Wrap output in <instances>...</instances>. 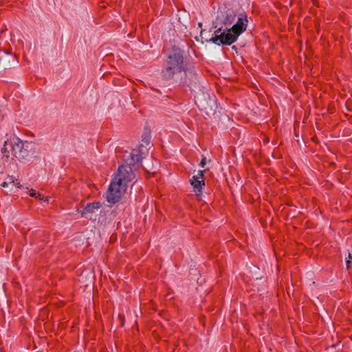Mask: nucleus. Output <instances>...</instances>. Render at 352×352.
<instances>
[{
  "instance_id": "nucleus-1",
  "label": "nucleus",
  "mask_w": 352,
  "mask_h": 352,
  "mask_svg": "<svg viewBox=\"0 0 352 352\" xmlns=\"http://www.w3.org/2000/svg\"><path fill=\"white\" fill-rule=\"evenodd\" d=\"M1 153L6 160L11 154L21 162L30 161L36 157V144L33 142L23 141L18 137H13L5 142Z\"/></svg>"
},
{
  "instance_id": "nucleus-2",
  "label": "nucleus",
  "mask_w": 352,
  "mask_h": 352,
  "mask_svg": "<svg viewBox=\"0 0 352 352\" xmlns=\"http://www.w3.org/2000/svg\"><path fill=\"white\" fill-rule=\"evenodd\" d=\"M186 65L184 50L177 47H173L166 56L164 66L162 70V78L165 80L182 82L183 79L182 74Z\"/></svg>"
},
{
  "instance_id": "nucleus-3",
  "label": "nucleus",
  "mask_w": 352,
  "mask_h": 352,
  "mask_svg": "<svg viewBox=\"0 0 352 352\" xmlns=\"http://www.w3.org/2000/svg\"><path fill=\"white\" fill-rule=\"evenodd\" d=\"M132 149L128 155H124L123 163L119 166L117 172L112 176H135L142 166V152L140 148Z\"/></svg>"
},
{
  "instance_id": "nucleus-4",
  "label": "nucleus",
  "mask_w": 352,
  "mask_h": 352,
  "mask_svg": "<svg viewBox=\"0 0 352 352\" xmlns=\"http://www.w3.org/2000/svg\"><path fill=\"white\" fill-rule=\"evenodd\" d=\"M126 177H113L107 192V201L111 204L118 203L126 190Z\"/></svg>"
},
{
  "instance_id": "nucleus-5",
  "label": "nucleus",
  "mask_w": 352,
  "mask_h": 352,
  "mask_svg": "<svg viewBox=\"0 0 352 352\" xmlns=\"http://www.w3.org/2000/svg\"><path fill=\"white\" fill-rule=\"evenodd\" d=\"M214 29V35L208 41L218 45H230L235 43L239 37L232 32L231 27L221 25Z\"/></svg>"
},
{
  "instance_id": "nucleus-6",
  "label": "nucleus",
  "mask_w": 352,
  "mask_h": 352,
  "mask_svg": "<svg viewBox=\"0 0 352 352\" xmlns=\"http://www.w3.org/2000/svg\"><path fill=\"white\" fill-rule=\"evenodd\" d=\"M236 19V15L233 11H219L215 21L212 23V28H218L221 25L223 27H228L234 23Z\"/></svg>"
},
{
  "instance_id": "nucleus-7",
  "label": "nucleus",
  "mask_w": 352,
  "mask_h": 352,
  "mask_svg": "<svg viewBox=\"0 0 352 352\" xmlns=\"http://www.w3.org/2000/svg\"><path fill=\"white\" fill-rule=\"evenodd\" d=\"M248 20L247 15L245 13L239 14L236 23L231 27L232 32L239 36L246 30L248 27Z\"/></svg>"
},
{
  "instance_id": "nucleus-8",
  "label": "nucleus",
  "mask_w": 352,
  "mask_h": 352,
  "mask_svg": "<svg viewBox=\"0 0 352 352\" xmlns=\"http://www.w3.org/2000/svg\"><path fill=\"white\" fill-rule=\"evenodd\" d=\"M184 67L185 68L182 73H184L185 77H183L182 82H184L186 84H189L191 82L195 81L197 80V75L195 67L186 63Z\"/></svg>"
},
{
  "instance_id": "nucleus-9",
  "label": "nucleus",
  "mask_w": 352,
  "mask_h": 352,
  "mask_svg": "<svg viewBox=\"0 0 352 352\" xmlns=\"http://www.w3.org/2000/svg\"><path fill=\"white\" fill-rule=\"evenodd\" d=\"M200 177H192L189 182L193 186L194 192L196 193L197 197H201L202 195V187L205 186V182L203 179L199 180ZM203 179L204 177H201Z\"/></svg>"
},
{
  "instance_id": "nucleus-10",
  "label": "nucleus",
  "mask_w": 352,
  "mask_h": 352,
  "mask_svg": "<svg viewBox=\"0 0 352 352\" xmlns=\"http://www.w3.org/2000/svg\"><path fill=\"white\" fill-rule=\"evenodd\" d=\"M102 206V204L99 201H95L93 203L88 204L82 211V215H85L87 213H93L95 210L99 209Z\"/></svg>"
},
{
  "instance_id": "nucleus-11",
  "label": "nucleus",
  "mask_w": 352,
  "mask_h": 352,
  "mask_svg": "<svg viewBox=\"0 0 352 352\" xmlns=\"http://www.w3.org/2000/svg\"><path fill=\"white\" fill-rule=\"evenodd\" d=\"M207 159L206 157L202 156V159L199 163V166L203 168L202 170H197V175L196 176H204V174L206 173L207 170H209V167L206 166L207 164Z\"/></svg>"
},
{
  "instance_id": "nucleus-12",
  "label": "nucleus",
  "mask_w": 352,
  "mask_h": 352,
  "mask_svg": "<svg viewBox=\"0 0 352 352\" xmlns=\"http://www.w3.org/2000/svg\"><path fill=\"white\" fill-rule=\"evenodd\" d=\"M1 60L3 62H6V61H8V63L12 62V64H10L9 65L10 67L14 66L16 63V58L15 56H14L13 54H6L4 56V57L1 59Z\"/></svg>"
},
{
  "instance_id": "nucleus-13",
  "label": "nucleus",
  "mask_w": 352,
  "mask_h": 352,
  "mask_svg": "<svg viewBox=\"0 0 352 352\" xmlns=\"http://www.w3.org/2000/svg\"><path fill=\"white\" fill-rule=\"evenodd\" d=\"M10 178V181L9 182H3V183H1V186L3 188H6L8 187L10 184L11 185H16L17 186L18 188H20L21 187V184L19 182H18L17 179H16L15 181L12 179L13 177H9Z\"/></svg>"
},
{
  "instance_id": "nucleus-14",
  "label": "nucleus",
  "mask_w": 352,
  "mask_h": 352,
  "mask_svg": "<svg viewBox=\"0 0 352 352\" xmlns=\"http://www.w3.org/2000/svg\"><path fill=\"white\" fill-rule=\"evenodd\" d=\"M30 195L31 197H34L38 199H43L44 197L41 196L40 194H37L34 190H31V192H30Z\"/></svg>"
},
{
  "instance_id": "nucleus-15",
  "label": "nucleus",
  "mask_w": 352,
  "mask_h": 352,
  "mask_svg": "<svg viewBox=\"0 0 352 352\" xmlns=\"http://www.w3.org/2000/svg\"><path fill=\"white\" fill-rule=\"evenodd\" d=\"M352 258L351 254L349 253L348 258H346V267L347 269L349 268V263H350V259Z\"/></svg>"
},
{
  "instance_id": "nucleus-16",
  "label": "nucleus",
  "mask_w": 352,
  "mask_h": 352,
  "mask_svg": "<svg viewBox=\"0 0 352 352\" xmlns=\"http://www.w3.org/2000/svg\"><path fill=\"white\" fill-rule=\"evenodd\" d=\"M119 317H120V320H121V322H122V325H123V324H124V323H123V321H124V316H122V315H119Z\"/></svg>"
},
{
  "instance_id": "nucleus-17",
  "label": "nucleus",
  "mask_w": 352,
  "mask_h": 352,
  "mask_svg": "<svg viewBox=\"0 0 352 352\" xmlns=\"http://www.w3.org/2000/svg\"><path fill=\"white\" fill-rule=\"evenodd\" d=\"M142 142H144L145 144H148L149 143V140L146 138H144L142 140Z\"/></svg>"
},
{
  "instance_id": "nucleus-18",
  "label": "nucleus",
  "mask_w": 352,
  "mask_h": 352,
  "mask_svg": "<svg viewBox=\"0 0 352 352\" xmlns=\"http://www.w3.org/2000/svg\"><path fill=\"white\" fill-rule=\"evenodd\" d=\"M3 67H4V69H6V65L4 63H3Z\"/></svg>"
},
{
  "instance_id": "nucleus-19",
  "label": "nucleus",
  "mask_w": 352,
  "mask_h": 352,
  "mask_svg": "<svg viewBox=\"0 0 352 352\" xmlns=\"http://www.w3.org/2000/svg\"><path fill=\"white\" fill-rule=\"evenodd\" d=\"M199 26H200V27L201 26V23H199Z\"/></svg>"
}]
</instances>
